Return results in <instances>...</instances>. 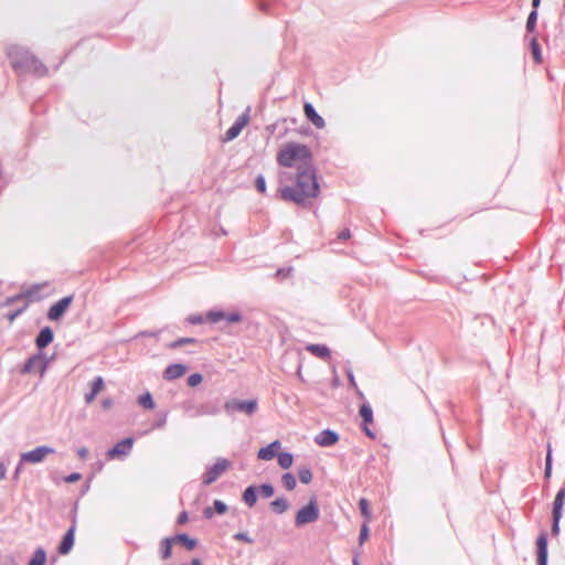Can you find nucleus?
Masks as SVG:
<instances>
[{
    "mask_svg": "<svg viewBox=\"0 0 565 565\" xmlns=\"http://www.w3.org/2000/svg\"><path fill=\"white\" fill-rule=\"evenodd\" d=\"M319 193L320 186L313 166L297 172L295 185H287L279 190L280 198L284 201H291L297 204L313 200L318 198Z\"/></svg>",
    "mask_w": 565,
    "mask_h": 565,
    "instance_id": "f257e3e1",
    "label": "nucleus"
},
{
    "mask_svg": "<svg viewBox=\"0 0 565 565\" xmlns=\"http://www.w3.org/2000/svg\"><path fill=\"white\" fill-rule=\"evenodd\" d=\"M277 163L284 168H295L298 171L312 167L310 149L302 143L287 142L276 154Z\"/></svg>",
    "mask_w": 565,
    "mask_h": 565,
    "instance_id": "f03ea898",
    "label": "nucleus"
},
{
    "mask_svg": "<svg viewBox=\"0 0 565 565\" xmlns=\"http://www.w3.org/2000/svg\"><path fill=\"white\" fill-rule=\"evenodd\" d=\"M11 64L18 72H31L38 75L46 73V67L29 51L14 49L10 52Z\"/></svg>",
    "mask_w": 565,
    "mask_h": 565,
    "instance_id": "7ed1b4c3",
    "label": "nucleus"
},
{
    "mask_svg": "<svg viewBox=\"0 0 565 565\" xmlns=\"http://www.w3.org/2000/svg\"><path fill=\"white\" fill-rule=\"evenodd\" d=\"M320 511L316 498H311L308 504L302 507L295 516L296 526L313 523L319 519Z\"/></svg>",
    "mask_w": 565,
    "mask_h": 565,
    "instance_id": "20e7f679",
    "label": "nucleus"
},
{
    "mask_svg": "<svg viewBox=\"0 0 565 565\" xmlns=\"http://www.w3.org/2000/svg\"><path fill=\"white\" fill-rule=\"evenodd\" d=\"M224 409L228 414H233L236 412L244 413L246 415H252L257 409V401H238V399H230L225 402Z\"/></svg>",
    "mask_w": 565,
    "mask_h": 565,
    "instance_id": "39448f33",
    "label": "nucleus"
},
{
    "mask_svg": "<svg viewBox=\"0 0 565 565\" xmlns=\"http://www.w3.org/2000/svg\"><path fill=\"white\" fill-rule=\"evenodd\" d=\"M565 504V487L561 488L556 493V497L553 502V525H552V534L558 535L559 533V520L562 518L563 507Z\"/></svg>",
    "mask_w": 565,
    "mask_h": 565,
    "instance_id": "423d86ee",
    "label": "nucleus"
},
{
    "mask_svg": "<svg viewBox=\"0 0 565 565\" xmlns=\"http://www.w3.org/2000/svg\"><path fill=\"white\" fill-rule=\"evenodd\" d=\"M230 468V461L224 458H220L216 462L204 473L203 483L209 486L216 481L227 469Z\"/></svg>",
    "mask_w": 565,
    "mask_h": 565,
    "instance_id": "0eeeda50",
    "label": "nucleus"
},
{
    "mask_svg": "<svg viewBox=\"0 0 565 565\" xmlns=\"http://www.w3.org/2000/svg\"><path fill=\"white\" fill-rule=\"evenodd\" d=\"M73 299V296H67L53 303L47 311V319L51 321L60 320L68 310Z\"/></svg>",
    "mask_w": 565,
    "mask_h": 565,
    "instance_id": "6e6552de",
    "label": "nucleus"
},
{
    "mask_svg": "<svg viewBox=\"0 0 565 565\" xmlns=\"http://www.w3.org/2000/svg\"><path fill=\"white\" fill-rule=\"evenodd\" d=\"M359 414L363 420L362 430L365 433L367 437H370L371 439H375L376 433L371 429V425H373L374 423L372 407L367 403H364L360 406Z\"/></svg>",
    "mask_w": 565,
    "mask_h": 565,
    "instance_id": "1a4fd4ad",
    "label": "nucleus"
},
{
    "mask_svg": "<svg viewBox=\"0 0 565 565\" xmlns=\"http://www.w3.org/2000/svg\"><path fill=\"white\" fill-rule=\"evenodd\" d=\"M55 450L47 446H40L31 451L24 452L21 456V462L39 463L44 460L49 455L54 454Z\"/></svg>",
    "mask_w": 565,
    "mask_h": 565,
    "instance_id": "9d476101",
    "label": "nucleus"
},
{
    "mask_svg": "<svg viewBox=\"0 0 565 565\" xmlns=\"http://www.w3.org/2000/svg\"><path fill=\"white\" fill-rule=\"evenodd\" d=\"M132 445L134 439L131 437L120 440L107 451V458L115 459L128 455L132 448Z\"/></svg>",
    "mask_w": 565,
    "mask_h": 565,
    "instance_id": "9b49d317",
    "label": "nucleus"
},
{
    "mask_svg": "<svg viewBox=\"0 0 565 565\" xmlns=\"http://www.w3.org/2000/svg\"><path fill=\"white\" fill-rule=\"evenodd\" d=\"M248 121L249 116L247 114H242L225 132L224 141H231L235 139L248 125Z\"/></svg>",
    "mask_w": 565,
    "mask_h": 565,
    "instance_id": "f8f14e48",
    "label": "nucleus"
},
{
    "mask_svg": "<svg viewBox=\"0 0 565 565\" xmlns=\"http://www.w3.org/2000/svg\"><path fill=\"white\" fill-rule=\"evenodd\" d=\"M223 319L230 323H237L242 321V316L237 311L231 313H225L223 311H210L207 312L205 320L215 323Z\"/></svg>",
    "mask_w": 565,
    "mask_h": 565,
    "instance_id": "ddd939ff",
    "label": "nucleus"
},
{
    "mask_svg": "<svg viewBox=\"0 0 565 565\" xmlns=\"http://www.w3.org/2000/svg\"><path fill=\"white\" fill-rule=\"evenodd\" d=\"M46 369V363L43 358L40 355H35L30 358L22 369V373H33L39 372L40 375H43Z\"/></svg>",
    "mask_w": 565,
    "mask_h": 565,
    "instance_id": "4468645a",
    "label": "nucleus"
},
{
    "mask_svg": "<svg viewBox=\"0 0 565 565\" xmlns=\"http://www.w3.org/2000/svg\"><path fill=\"white\" fill-rule=\"evenodd\" d=\"M303 113L306 118L318 129H322L326 126L324 119L316 111L310 103L303 105Z\"/></svg>",
    "mask_w": 565,
    "mask_h": 565,
    "instance_id": "2eb2a0df",
    "label": "nucleus"
},
{
    "mask_svg": "<svg viewBox=\"0 0 565 565\" xmlns=\"http://www.w3.org/2000/svg\"><path fill=\"white\" fill-rule=\"evenodd\" d=\"M537 546V565H547V536L541 533L536 541Z\"/></svg>",
    "mask_w": 565,
    "mask_h": 565,
    "instance_id": "dca6fc26",
    "label": "nucleus"
},
{
    "mask_svg": "<svg viewBox=\"0 0 565 565\" xmlns=\"http://www.w3.org/2000/svg\"><path fill=\"white\" fill-rule=\"evenodd\" d=\"M186 373V366L181 363L168 365L163 372V377L173 381L182 377Z\"/></svg>",
    "mask_w": 565,
    "mask_h": 565,
    "instance_id": "f3484780",
    "label": "nucleus"
},
{
    "mask_svg": "<svg viewBox=\"0 0 565 565\" xmlns=\"http://www.w3.org/2000/svg\"><path fill=\"white\" fill-rule=\"evenodd\" d=\"M338 440H339L338 435L334 431L329 430V429L319 433L315 438V441L321 447L332 446V445L337 444Z\"/></svg>",
    "mask_w": 565,
    "mask_h": 565,
    "instance_id": "a211bd4d",
    "label": "nucleus"
},
{
    "mask_svg": "<svg viewBox=\"0 0 565 565\" xmlns=\"http://www.w3.org/2000/svg\"><path fill=\"white\" fill-rule=\"evenodd\" d=\"M75 530H76V526L74 524L73 526L70 527V530L64 535V537L58 546L60 554L65 555V554L70 553V551L72 550V547L74 545Z\"/></svg>",
    "mask_w": 565,
    "mask_h": 565,
    "instance_id": "6ab92c4d",
    "label": "nucleus"
},
{
    "mask_svg": "<svg viewBox=\"0 0 565 565\" xmlns=\"http://www.w3.org/2000/svg\"><path fill=\"white\" fill-rule=\"evenodd\" d=\"M41 287H42L41 285L32 286L31 288L26 289L22 294L15 296V297L9 298L7 300V303H11V302H13L15 300H20V299H26L29 301H35V300L40 299L39 292L41 290Z\"/></svg>",
    "mask_w": 565,
    "mask_h": 565,
    "instance_id": "aec40b11",
    "label": "nucleus"
},
{
    "mask_svg": "<svg viewBox=\"0 0 565 565\" xmlns=\"http://www.w3.org/2000/svg\"><path fill=\"white\" fill-rule=\"evenodd\" d=\"M280 448V441L275 440L270 443L268 446L263 447L258 451V459L260 460H271L274 457H276L278 449Z\"/></svg>",
    "mask_w": 565,
    "mask_h": 565,
    "instance_id": "412c9836",
    "label": "nucleus"
},
{
    "mask_svg": "<svg viewBox=\"0 0 565 565\" xmlns=\"http://www.w3.org/2000/svg\"><path fill=\"white\" fill-rule=\"evenodd\" d=\"M53 341V331L51 328H43L35 339V344L39 349H44Z\"/></svg>",
    "mask_w": 565,
    "mask_h": 565,
    "instance_id": "4be33fe9",
    "label": "nucleus"
},
{
    "mask_svg": "<svg viewBox=\"0 0 565 565\" xmlns=\"http://www.w3.org/2000/svg\"><path fill=\"white\" fill-rule=\"evenodd\" d=\"M104 388L105 384L103 377H96L92 383L90 392L85 395V402L90 404Z\"/></svg>",
    "mask_w": 565,
    "mask_h": 565,
    "instance_id": "5701e85b",
    "label": "nucleus"
},
{
    "mask_svg": "<svg viewBox=\"0 0 565 565\" xmlns=\"http://www.w3.org/2000/svg\"><path fill=\"white\" fill-rule=\"evenodd\" d=\"M306 350L308 352H310L311 354H313L320 359H323V360L329 359L331 355L329 348H327L326 345H322V344H308L306 347Z\"/></svg>",
    "mask_w": 565,
    "mask_h": 565,
    "instance_id": "b1692460",
    "label": "nucleus"
},
{
    "mask_svg": "<svg viewBox=\"0 0 565 565\" xmlns=\"http://www.w3.org/2000/svg\"><path fill=\"white\" fill-rule=\"evenodd\" d=\"M175 543L174 537H166L161 542V557L162 559H168L172 554V545Z\"/></svg>",
    "mask_w": 565,
    "mask_h": 565,
    "instance_id": "393cba45",
    "label": "nucleus"
},
{
    "mask_svg": "<svg viewBox=\"0 0 565 565\" xmlns=\"http://www.w3.org/2000/svg\"><path fill=\"white\" fill-rule=\"evenodd\" d=\"M243 501L249 507H254L256 501H257V497H256V488L250 486L248 488L245 489V491L243 492Z\"/></svg>",
    "mask_w": 565,
    "mask_h": 565,
    "instance_id": "a878e982",
    "label": "nucleus"
},
{
    "mask_svg": "<svg viewBox=\"0 0 565 565\" xmlns=\"http://www.w3.org/2000/svg\"><path fill=\"white\" fill-rule=\"evenodd\" d=\"M270 507L274 510V512L281 514L288 510L289 503L286 499L278 498L270 503Z\"/></svg>",
    "mask_w": 565,
    "mask_h": 565,
    "instance_id": "bb28decb",
    "label": "nucleus"
},
{
    "mask_svg": "<svg viewBox=\"0 0 565 565\" xmlns=\"http://www.w3.org/2000/svg\"><path fill=\"white\" fill-rule=\"evenodd\" d=\"M46 553L43 548H38L28 565H45Z\"/></svg>",
    "mask_w": 565,
    "mask_h": 565,
    "instance_id": "cd10ccee",
    "label": "nucleus"
},
{
    "mask_svg": "<svg viewBox=\"0 0 565 565\" xmlns=\"http://www.w3.org/2000/svg\"><path fill=\"white\" fill-rule=\"evenodd\" d=\"M175 542L181 543L186 550L192 551L196 546V541L189 537L186 534H179L174 536Z\"/></svg>",
    "mask_w": 565,
    "mask_h": 565,
    "instance_id": "c85d7f7f",
    "label": "nucleus"
},
{
    "mask_svg": "<svg viewBox=\"0 0 565 565\" xmlns=\"http://www.w3.org/2000/svg\"><path fill=\"white\" fill-rule=\"evenodd\" d=\"M277 460H278V465L284 468V469H287L289 467H291L292 462H294V458H292V455L289 454V452H281L277 456Z\"/></svg>",
    "mask_w": 565,
    "mask_h": 565,
    "instance_id": "c756f323",
    "label": "nucleus"
},
{
    "mask_svg": "<svg viewBox=\"0 0 565 565\" xmlns=\"http://www.w3.org/2000/svg\"><path fill=\"white\" fill-rule=\"evenodd\" d=\"M359 507H360L362 515L365 519V523H369L371 521V516H372L369 501L364 498L360 499Z\"/></svg>",
    "mask_w": 565,
    "mask_h": 565,
    "instance_id": "7c9ffc66",
    "label": "nucleus"
},
{
    "mask_svg": "<svg viewBox=\"0 0 565 565\" xmlns=\"http://www.w3.org/2000/svg\"><path fill=\"white\" fill-rule=\"evenodd\" d=\"M139 404L146 409H153L154 402L150 393H145L138 398Z\"/></svg>",
    "mask_w": 565,
    "mask_h": 565,
    "instance_id": "2f4dec72",
    "label": "nucleus"
},
{
    "mask_svg": "<svg viewBox=\"0 0 565 565\" xmlns=\"http://www.w3.org/2000/svg\"><path fill=\"white\" fill-rule=\"evenodd\" d=\"M281 482H282L284 487H285L287 490H289V491L294 490V489H295V487H296V479H295V477H294L291 473H289V472H288V473H285V475L282 476V478H281Z\"/></svg>",
    "mask_w": 565,
    "mask_h": 565,
    "instance_id": "473e14b6",
    "label": "nucleus"
},
{
    "mask_svg": "<svg viewBox=\"0 0 565 565\" xmlns=\"http://www.w3.org/2000/svg\"><path fill=\"white\" fill-rule=\"evenodd\" d=\"M298 477L302 483L308 484L312 480V472L308 468H302L299 470Z\"/></svg>",
    "mask_w": 565,
    "mask_h": 565,
    "instance_id": "72a5a7b5",
    "label": "nucleus"
},
{
    "mask_svg": "<svg viewBox=\"0 0 565 565\" xmlns=\"http://www.w3.org/2000/svg\"><path fill=\"white\" fill-rule=\"evenodd\" d=\"M191 343H195V339L193 338H180L173 342H171L168 347L170 349H177L181 345H184V344H191Z\"/></svg>",
    "mask_w": 565,
    "mask_h": 565,
    "instance_id": "f704fd0d",
    "label": "nucleus"
},
{
    "mask_svg": "<svg viewBox=\"0 0 565 565\" xmlns=\"http://www.w3.org/2000/svg\"><path fill=\"white\" fill-rule=\"evenodd\" d=\"M536 20H537V12L535 10H533L527 17V21H526L527 31H530V32L534 31Z\"/></svg>",
    "mask_w": 565,
    "mask_h": 565,
    "instance_id": "c9c22d12",
    "label": "nucleus"
},
{
    "mask_svg": "<svg viewBox=\"0 0 565 565\" xmlns=\"http://www.w3.org/2000/svg\"><path fill=\"white\" fill-rule=\"evenodd\" d=\"M532 45V54L535 63L540 64L542 62L541 51L537 41L534 39L531 43Z\"/></svg>",
    "mask_w": 565,
    "mask_h": 565,
    "instance_id": "e433bc0d",
    "label": "nucleus"
},
{
    "mask_svg": "<svg viewBox=\"0 0 565 565\" xmlns=\"http://www.w3.org/2000/svg\"><path fill=\"white\" fill-rule=\"evenodd\" d=\"M202 375L200 373H193L188 377V385L195 387L202 383Z\"/></svg>",
    "mask_w": 565,
    "mask_h": 565,
    "instance_id": "4c0bfd02",
    "label": "nucleus"
},
{
    "mask_svg": "<svg viewBox=\"0 0 565 565\" xmlns=\"http://www.w3.org/2000/svg\"><path fill=\"white\" fill-rule=\"evenodd\" d=\"M255 188L259 193H262V194L266 193V181L263 175H258L256 178Z\"/></svg>",
    "mask_w": 565,
    "mask_h": 565,
    "instance_id": "58836bf2",
    "label": "nucleus"
},
{
    "mask_svg": "<svg viewBox=\"0 0 565 565\" xmlns=\"http://www.w3.org/2000/svg\"><path fill=\"white\" fill-rule=\"evenodd\" d=\"M259 492L264 498H270L274 494V488L270 484L264 483L259 487Z\"/></svg>",
    "mask_w": 565,
    "mask_h": 565,
    "instance_id": "ea45409f",
    "label": "nucleus"
},
{
    "mask_svg": "<svg viewBox=\"0 0 565 565\" xmlns=\"http://www.w3.org/2000/svg\"><path fill=\"white\" fill-rule=\"evenodd\" d=\"M367 539H369V525H367V523H364L361 526V532H360V536H359L360 545H362Z\"/></svg>",
    "mask_w": 565,
    "mask_h": 565,
    "instance_id": "a19ab883",
    "label": "nucleus"
},
{
    "mask_svg": "<svg viewBox=\"0 0 565 565\" xmlns=\"http://www.w3.org/2000/svg\"><path fill=\"white\" fill-rule=\"evenodd\" d=\"M82 479V475L78 472L71 473L64 478L66 483H74Z\"/></svg>",
    "mask_w": 565,
    "mask_h": 565,
    "instance_id": "79ce46f5",
    "label": "nucleus"
},
{
    "mask_svg": "<svg viewBox=\"0 0 565 565\" xmlns=\"http://www.w3.org/2000/svg\"><path fill=\"white\" fill-rule=\"evenodd\" d=\"M214 509L215 511L218 513V514H223L226 512L227 510V507L225 505V503H223L222 501L220 500H215L214 501Z\"/></svg>",
    "mask_w": 565,
    "mask_h": 565,
    "instance_id": "37998d69",
    "label": "nucleus"
},
{
    "mask_svg": "<svg viewBox=\"0 0 565 565\" xmlns=\"http://www.w3.org/2000/svg\"><path fill=\"white\" fill-rule=\"evenodd\" d=\"M189 321L192 323V324H200V323H203L204 322V319L203 317L201 316H191L189 318Z\"/></svg>",
    "mask_w": 565,
    "mask_h": 565,
    "instance_id": "c03bdc74",
    "label": "nucleus"
},
{
    "mask_svg": "<svg viewBox=\"0 0 565 565\" xmlns=\"http://www.w3.org/2000/svg\"><path fill=\"white\" fill-rule=\"evenodd\" d=\"M234 537L237 541H244V542H247V543H252V540L245 533H237V534H235Z\"/></svg>",
    "mask_w": 565,
    "mask_h": 565,
    "instance_id": "a18cd8bd",
    "label": "nucleus"
},
{
    "mask_svg": "<svg viewBox=\"0 0 565 565\" xmlns=\"http://www.w3.org/2000/svg\"><path fill=\"white\" fill-rule=\"evenodd\" d=\"M77 455L81 459H86L88 456V449L86 447H82L77 450Z\"/></svg>",
    "mask_w": 565,
    "mask_h": 565,
    "instance_id": "49530a36",
    "label": "nucleus"
},
{
    "mask_svg": "<svg viewBox=\"0 0 565 565\" xmlns=\"http://www.w3.org/2000/svg\"><path fill=\"white\" fill-rule=\"evenodd\" d=\"M350 236H351V233L348 228H344L343 231H341L339 233V239H348V238H350Z\"/></svg>",
    "mask_w": 565,
    "mask_h": 565,
    "instance_id": "de8ad7c7",
    "label": "nucleus"
},
{
    "mask_svg": "<svg viewBox=\"0 0 565 565\" xmlns=\"http://www.w3.org/2000/svg\"><path fill=\"white\" fill-rule=\"evenodd\" d=\"M189 520V516H188V513L186 512H182L179 518H178V523L180 524H184L186 523Z\"/></svg>",
    "mask_w": 565,
    "mask_h": 565,
    "instance_id": "09e8293b",
    "label": "nucleus"
},
{
    "mask_svg": "<svg viewBox=\"0 0 565 565\" xmlns=\"http://www.w3.org/2000/svg\"><path fill=\"white\" fill-rule=\"evenodd\" d=\"M24 309H25V307H24V308H22V309H20V310H18V311H15V312H13V313H10V315L8 316L9 321H10V322H13V321H14V319H15V318H17V317H18V316H19V315H20Z\"/></svg>",
    "mask_w": 565,
    "mask_h": 565,
    "instance_id": "8fccbe9b",
    "label": "nucleus"
},
{
    "mask_svg": "<svg viewBox=\"0 0 565 565\" xmlns=\"http://www.w3.org/2000/svg\"><path fill=\"white\" fill-rule=\"evenodd\" d=\"M7 475V468L4 463L0 462V481L6 478Z\"/></svg>",
    "mask_w": 565,
    "mask_h": 565,
    "instance_id": "3c124183",
    "label": "nucleus"
},
{
    "mask_svg": "<svg viewBox=\"0 0 565 565\" xmlns=\"http://www.w3.org/2000/svg\"><path fill=\"white\" fill-rule=\"evenodd\" d=\"M203 513H204V516H205V518H207V519H210V518H212V516H213V511H212V509H211V508H206V509H204V512H203Z\"/></svg>",
    "mask_w": 565,
    "mask_h": 565,
    "instance_id": "603ef678",
    "label": "nucleus"
},
{
    "mask_svg": "<svg viewBox=\"0 0 565 565\" xmlns=\"http://www.w3.org/2000/svg\"><path fill=\"white\" fill-rule=\"evenodd\" d=\"M111 405H113L111 399H104L103 401V407L104 408H109V407H111Z\"/></svg>",
    "mask_w": 565,
    "mask_h": 565,
    "instance_id": "864d4df0",
    "label": "nucleus"
},
{
    "mask_svg": "<svg viewBox=\"0 0 565 565\" xmlns=\"http://www.w3.org/2000/svg\"><path fill=\"white\" fill-rule=\"evenodd\" d=\"M540 3H541V0H532V6H533L535 11L539 8Z\"/></svg>",
    "mask_w": 565,
    "mask_h": 565,
    "instance_id": "5fc2aeb1",
    "label": "nucleus"
},
{
    "mask_svg": "<svg viewBox=\"0 0 565 565\" xmlns=\"http://www.w3.org/2000/svg\"><path fill=\"white\" fill-rule=\"evenodd\" d=\"M551 475V465L550 463H546V467H545V476L546 477H550Z\"/></svg>",
    "mask_w": 565,
    "mask_h": 565,
    "instance_id": "6e6d98bb",
    "label": "nucleus"
},
{
    "mask_svg": "<svg viewBox=\"0 0 565 565\" xmlns=\"http://www.w3.org/2000/svg\"><path fill=\"white\" fill-rule=\"evenodd\" d=\"M352 563H353V565H361V563H360V559H359V556H358V555H355V556H354V558H353Z\"/></svg>",
    "mask_w": 565,
    "mask_h": 565,
    "instance_id": "4d7b16f0",
    "label": "nucleus"
},
{
    "mask_svg": "<svg viewBox=\"0 0 565 565\" xmlns=\"http://www.w3.org/2000/svg\"><path fill=\"white\" fill-rule=\"evenodd\" d=\"M546 463H550V465H551V452H550V451L547 452Z\"/></svg>",
    "mask_w": 565,
    "mask_h": 565,
    "instance_id": "13d9d810",
    "label": "nucleus"
}]
</instances>
